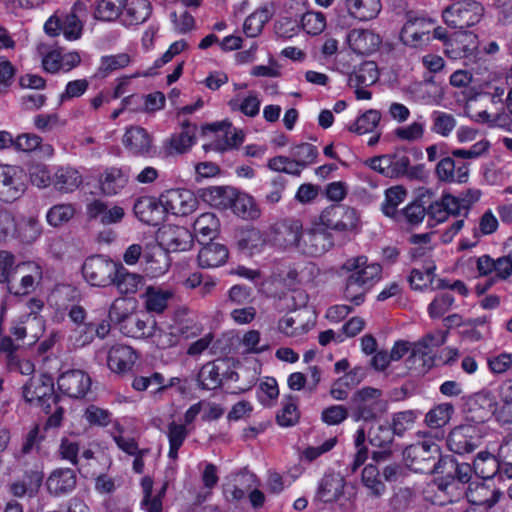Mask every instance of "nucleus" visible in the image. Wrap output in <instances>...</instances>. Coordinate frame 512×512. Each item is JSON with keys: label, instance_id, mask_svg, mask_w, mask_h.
Here are the masks:
<instances>
[{"label": "nucleus", "instance_id": "1", "mask_svg": "<svg viewBox=\"0 0 512 512\" xmlns=\"http://www.w3.org/2000/svg\"><path fill=\"white\" fill-rule=\"evenodd\" d=\"M441 448L432 441H422L407 446L403 451L405 465L414 472L437 474L438 463L443 459Z\"/></svg>", "mask_w": 512, "mask_h": 512}, {"label": "nucleus", "instance_id": "2", "mask_svg": "<svg viewBox=\"0 0 512 512\" xmlns=\"http://www.w3.org/2000/svg\"><path fill=\"white\" fill-rule=\"evenodd\" d=\"M382 391L373 387H364L356 391L351 398V417L354 421H372L387 411V401Z\"/></svg>", "mask_w": 512, "mask_h": 512}, {"label": "nucleus", "instance_id": "3", "mask_svg": "<svg viewBox=\"0 0 512 512\" xmlns=\"http://www.w3.org/2000/svg\"><path fill=\"white\" fill-rule=\"evenodd\" d=\"M484 7L475 0H456L442 11L444 23L453 29H466L479 23Z\"/></svg>", "mask_w": 512, "mask_h": 512}, {"label": "nucleus", "instance_id": "4", "mask_svg": "<svg viewBox=\"0 0 512 512\" xmlns=\"http://www.w3.org/2000/svg\"><path fill=\"white\" fill-rule=\"evenodd\" d=\"M119 263L104 255H92L85 259L82 274L92 286L107 287L117 275Z\"/></svg>", "mask_w": 512, "mask_h": 512}, {"label": "nucleus", "instance_id": "5", "mask_svg": "<svg viewBox=\"0 0 512 512\" xmlns=\"http://www.w3.org/2000/svg\"><path fill=\"white\" fill-rule=\"evenodd\" d=\"M479 465V462H474L473 467L468 463H458L455 458L446 455L438 463V469H440L438 475H442V480L445 481L446 485L456 481L469 485L470 482L474 481V474L478 478H488L492 475L486 473L483 469H479Z\"/></svg>", "mask_w": 512, "mask_h": 512}, {"label": "nucleus", "instance_id": "6", "mask_svg": "<svg viewBox=\"0 0 512 512\" xmlns=\"http://www.w3.org/2000/svg\"><path fill=\"white\" fill-rule=\"evenodd\" d=\"M23 396L26 402L41 407L47 414L51 412V405L58 401L53 379L45 375L31 378L23 387Z\"/></svg>", "mask_w": 512, "mask_h": 512}, {"label": "nucleus", "instance_id": "7", "mask_svg": "<svg viewBox=\"0 0 512 512\" xmlns=\"http://www.w3.org/2000/svg\"><path fill=\"white\" fill-rule=\"evenodd\" d=\"M371 169L388 178H399L409 175L410 158L404 149L393 153L375 156L368 160Z\"/></svg>", "mask_w": 512, "mask_h": 512}, {"label": "nucleus", "instance_id": "8", "mask_svg": "<svg viewBox=\"0 0 512 512\" xmlns=\"http://www.w3.org/2000/svg\"><path fill=\"white\" fill-rule=\"evenodd\" d=\"M302 234V222L298 219L286 218L272 226L271 241L274 246L281 249L298 251Z\"/></svg>", "mask_w": 512, "mask_h": 512}, {"label": "nucleus", "instance_id": "9", "mask_svg": "<svg viewBox=\"0 0 512 512\" xmlns=\"http://www.w3.org/2000/svg\"><path fill=\"white\" fill-rule=\"evenodd\" d=\"M159 247L166 252L187 251L193 245L191 232L182 226L163 225L157 232Z\"/></svg>", "mask_w": 512, "mask_h": 512}, {"label": "nucleus", "instance_id": "10", "mask_svg": "<svg viewBox=\"0 0 512 512\" xmlns=\"http://www.w3.org/2000/svg\"><path fill=\"white\" fill-rule=\"evenodd\" d=\"M341 269L369 289L380 280L382 273L380 264L368 263L367 257L363 255L347 259Z\"/></svg>", "mask_w": 512, "mask_h": 512}, {"label": "nucleus", "instance_id": "11", "mask_svg": "<svg viewBox=\"0 0 512 512\" xmlns=\"http://www.w3.org/2000/svg\"><path fill=\"white\" fill-rule=\"evenodd\" d=\"M164 213L176 216H186L192 213L197 206V199L187 189H170L160 195Z\"/></svg>", "mask_w": 512, "mask_h": 512}, {"label": "nucleus", "instance_id": "12", "mask_svg": "<svg viewBox=\"0 0 512 512\" xmlns=\"http://www.w3.org/2000/svg\"><path fill=\"white\" fill-rule=\"evenodd\" d=\"M322 225L303 231L298 252L312 257L323 255L333 246L332 234Z\"/></svg>", "mask_w": 512, "mask_h": 512}, {"label": "nucleus", "instance_id": "13", "mask_svg": "<svg viewBox=\"0 0 512 512\" xmlns=\"http://www.w3.org/2000/svg\"><path fill=\"white\" fill-rule=\"evenodd\" d=\"M433 21L424 17L407 15V20L400 32L401 41L408 46L419 47L430 41Z\"/></svg>", "mask_w": 512, "mask_h": 512}, {"label": "nucleus", "instance_id": "14", "mask_svg": "<svg viewBox=\"0 0 512 512\" xmlns=\"http://www.w3.org/2000/svg\"><path fill=\"white\" fill-rule=\"evenodd\" d=\"M480 437L475 425L464 424L455 427L448 435L447 445L456 454L473 452L479 445Z\"/></svg>", "mask_w": 512, "mask_h": 512}, {"label": "nucleus", "instance_id": "15", "mask_svg": "<svg viewBox=\"0 0 512 512\" xmlns=\"http://www.w3.org/2000/svg\"><path fill=\"white\" fill-rule=\"evenodd\" d=\"M57 384L63 394L80 399L90 390L91 378L82 370H69L59 376Z\"/></svg>", "mask_w": 512, "mask_h": 512}, {"label": "nucleus", "instance_id": "16", "mask_svg": "<svg viewBox=\"0 0 512 512\" xmlns=\"http://www.w3.org/2000/svg\"><path fill=\"white\" fill-rule=\"evenodd\" d=\"M320 220L321 224L326 228L347 231L357 226L359 216L354 208L337 206L324 211L320 216Z\"/></svg>", "mask_w": 512, "mask_h": 512}, {"label": "nucleus", "instance_id": "17", "mask_svg": "<svg viewBox=\"0 0 512 512\" xmlns=\"http://www.w3.org/2000/svg\"><path fill=\"white\" fill-rule=\"evenodd\" d=\"M496 403L489 393H477L465 405V419L472 425L484 423L495 413Z\"/></svg>", "mask_w": 512, "mask_h": 512}, {"label": "nucleus", "instance_id": "18", "mask_svg": "<svg viewBox=\"0 0 512 512\" xmlns=\"http://www.w3.org/2000/svg\"><path fill=\"white\" fill-rule=\"evenodd\" d=\"M25 190L22 170L15 166L0 167V198L6 202L18 199Z\"/></svg>", "mask_w": 512, "mask_h": 512}, {"label": "nucleus", "instance_id": "19", "mask_svg": "<svg viewBox=\"0 0 512 512\" xmlns=\"http://www.w3.org/2000/svg\"><path fill=\"white\" fill-rule=\"evenodd\" d=\"M29 305L30 311L20 315L10 329L16 340H23L28 333H32L35 329L41 330L43 327V321L37 315L43 307V303L38 299H31Z\"/></svg>", "mask_w": 512, "mask_h": 512}, {"label": "nucleus", "instance_id": "20", "mask_svg": "<svg viewBox=\"0 0 512 512\" xmlns=\"http://www.w3.org/2000/svg\"><path fill=\"white\" fill-rule=\"evenodd\" d=\"M435 172L442 182L463 184L469 178V164L464 161H457L451 155L442 158L438 162Z\"/></svg>", "mask_w": 512, "mask_h": 512}, {"label": "nucleus", "instance_id": "21", "mask_svg": "<svg viewBox=\"0 0 512 512\" xmlns=\"http://www.w3.org/2000/svg\"><path fill=\"white\" fill-rule=\"evenodd\" d=\"M138 359L137 352L128 345L115 344L107 353V366L117 374H124L132 370Z\"/></svg>", "mask_w": 512, "mask_h": 512}, {"label": "nucleus", "instance_id": "22", "mask_svg": "<svg viewBox=\"0 0 512 512\" xmlns=\"http://www.w3.org/2000/svg\"><path fill=\"white\" fill-rule=\"evenodd\" d=\"M347 43L353 52L359 55H369L376 52L381 43V37L371 30L353 29L347 34Z\"/></svg>", "mask_w": 512, "mask_h": 512}, {"label": "nucleus", "instance_id": "23", "mask_svg": "<svg viewBox=\"0 0 512 512\" xmlns=\"http://www.w3.org/2000/svg\"><path fill=\"white\" fill-rule=\"evenodd\" d=\"M500 496L501 492L499 490L490 488L485 481H481L479 478L470 482L466 490V498L471 504L487 508L494 506L499 501Z\"/></svg>", "mask_w": 512, "mask_h": 512}, {"label": "nucleus", "instance_id": "24", "mask_svg": "<svg viewBox=\"0 0 512 512\" xmlns=\"http://www.w3.org/2000/svg\"><path fill=\"white\" fill-rule=\"evenodd\" d=\"M136 217L143 223L156 226L164 219L165 213L161 201L153 197H141L133 206Z\"/></svg>", "mask_w": 512, "mask_h": 512}, {"label": "nucleus", "instance_id": "25", "mask_svg": "<svg viewBox=\"0 0 512 512\" xmlns=\"http://www.w3.org/2000/svg\"><path fill=\"white\" fill-rule=\"evenodd\" d=\"M37 267L31 262H22L15 266L11 279L7 282L9 293L14 295H26L34 288L35 278L28 273Z\"/></svg>", "mask_w": 512, "mask_h": 512}, {"label": "nucleus", "instance_id": "26", "mask_svg": "<svg viewBox=\"0 0 512 512\" xmlns=\"http://www.w3.org/2000/svg\"><path fill=\"white\" fill-rule=\"evenodd\" d=\"M77 483V477L74 470L70 468H59L54 470L46 481V486L50 494L62 496L71 493Z\"/></svg>", "mask_w": 512, "mask_h": 512}, {"label": "nucleus", "instance_id": "27", "mask_svg": "<svg viewBox=\"0 0 512 512\" xmlns=\"http://www.w3.org/2000/svg\"><path fill=\"white\" fill-rule=\"evenodd\" d=\"M476 48V36L472 33L455 34L445 43V53L452 59L471 57Z\"/></svg>", "mask_w": 512, "mask_h": 512}, {"label": "nucleus", "instance_id": "28", "mask_svg": "<svg viewBox=\"0 0 512 512\" xmlns=\"http://www.w3.org/2000/svg\"><path fill=\"white\" fill-rule=\"evenodd\" d=\"M123 145L131 153L144 155L152 148V137L146 129L140 126H131L123 136Z\"/></svg>", "mask_w": 512, "mask_h": 512}, {"label": "nucleus", "instance_id": "29", "mask_svg": "<svg viewBox=\"0 0 512 512\" xmlns=\"http://www.w3.org/2000/svg\"><path fill=\"white\" fill-rule=\"evenodd\" d=\"M344 478L338 473L325 474L319 482L316 499L324 502H334L343 494Z\"/></svg>", "mask_w": 512, "mask_h": 512}, {"label": "nucleus", "instance_id": "30", "mask_svg": "<svg viewBox=\"0 0 512 512\" xmlns=\"http://www.w3.org/2000/svg\"><path fill=\"white\" fill-rule=\"evenodd\" d=\"M228 259L226 246L216 242L204 245L198 253V263L202 268H214L223 265Z\"/></svg>", "mask_w": 512, "mask_h": 512}, {"label": "nucleus", "instance_id": "31", "mask_svg": "<svg viewBox=\"0 0 512 512\" xmlns=\"http://www.w3.org/2000/svg\"><path fill=\"white\" fill-rule=\"evenodd\" d=\"M379 79V71L374 61H364L358 67H355L348 74V86H371Z\"/></svg>", "mask_w": 512, "mask_h": 512}, {"label": "nucleus", "instance_id": "32", "mask_svg": "<svg viewBox=\"0 0 512 512\" xmlns=\"http://www.w3.org/2000/svg\"><path fill=\"white\" fill-rule=\"evenodd\" d=\"M129 178L128 168H110L105 171L100 180L101 190L106 195H116L126 186Z\"/></svg>", "mask_w": 512, "mask_h": 512}, {"label": "nucleus", "instance_id": "33", "mask_svg": "<svg viewBox=\"0 0 512 512\" xmlns=\"http://www.w3.org/2000/svg\"><path fill=\"white\" fill-rule=\"evenodd\" d=\"M141 486L144 494L141 501L142 509L146 512H162V499L166 493L168 484L165 482L155 494H153V481L150 477L143 478Z\"/></svg>", "mask_w": 512, "mask_h": 512}, {"label": "nucleus", "instance_id": "34", "mask_svg": "<svg viewBox=\"0 0 512 512\" xmlns=\"http://www.w3.org/2000/svg\"><path fill=\"white\" fill-rule=\"evenodd\" d=\"M144 298L145 308L148 312L163 313L168 306L169 300L173 297L171 290L159 287L149 286L142 296Z\"/></svg>", "mask_w": 512, "mask_h": 512}, {"label": "nucleus", "instance_id": "35", "mask_svg": "<svg viewBox=\"0 0 512 512\" xmlns=\"http://www.w3.org/2000/svg\"><path fill=\"white\" fill-rule=\"evenodd\" d=\"M346 6L350 14L361 21L374 19L381 11L380 0H346Z\"/></svg>", "mask_w": 512, "mask_h": 512}, {"label": "nucleus", "instance_id": "36", "mask_svg": "<svg viewBox=\"0 0 512 512\" xmlns=\"http://www.w3.org/2000/svg\"><path fill=\"white\" fill-rule=\"evenodd\" d=\"M195 140L196 137L189 132L173 133L163 142V150L168 156L182 155L191 149Z\"/></svg>", "mask_w": 512, "mask_h": 512}, {"label": "nucleus", "instance_id": "37", "mask_svg": "<svg viewBox=\"0 0 512 512\" xmlns=\"http://www.w3.org/2000/svg\"><path fill=\"white\" fill-rule=\"evenodd\" d=\"M125 16L130 25L145 22L151 15V4L148 0H128L124 3Z\"/></svg>", "mask_w": 512, "mask_h": 512}, {"label": "nucleus", "instance_id": "38", "mask_svg": "<svg viewBox=\"0 0 512 512\" xmlns=\"http://www.w3.org/2000/svg\"><path fill=\"white\" fill-rule=\"evenodd\" d=\"M272 13L267 7L257 9L244 21L243 32L247 37H257L261 34L264 25L271 19Z\"/></svg>", "mask_w": 512, "mask_h": 512}, {"label": "nucleus", "instance_id": "39", "mask_svg": "<svg viewBox=\"0 0 512 512\" xmlns=\"http://www.w3.org/2000/svg\"><path fill=\"white\" fill-rule=\"evenodd\" d=\"M236 482L237 484L227 486L224 490L228 500L239 501L245 498L246 494L256 483V476L246 471L237 476Z\"/></svg>", "mask_w": 512, "mask_h": 512}, {"label": "nucleus", "instance_id": "40", "mask_svg": "<svg viewBox=\"0 0 512 512\" xmlns=\"http://www.w3.org/2000/svg\"><path fill=\"white\" fill-rule=\"evenodd\" d=\"M119 329L128 337L146 338L150 337L152 326L148 327V320L142 319L139 315L131 313L124 319V323L121 324Z\"/></svg>", "mask_w": 512, "mask_h": 512}, {"label": "nucleus", "instance_id": "41", "mask_svg": "<svg viewBox=\"0 0 512 512\" xmlns=\"http://www.w3.org/2000/svg\"><path fill=\"white\" fill-rule=\"evenodd\" d=\"M121 294H133L142 284V277L135 273L128 272L121 264L118 265V272L113 277V282Z\"/></svg>", "mask_w": 512, "mask_h": 512}, {"label": "nucleus", "instance_id": "42", "mask_svg": "<svg viewBox=\"0 0 512 512\" xmlns=\"http://www.w3.org/2000/svg\"><path fill=\"white\" fill-rule=\"evenodd\" d=\"M146 260L145 270L153 277H157L168 271L170 263L167 252L157 247L151 253H145Z\"/></svg>", "mask_w": 512, "mask_h": 512}, {"label": "nucleus", "instance_id": "43", "mask_svg": "<svg viewBox=\"0 0 512 512\" xmlns=\"http://www.w3.org/2000/svg\"><path fill=\"white\" fill-rule=\"evenodd\" d=\"M305 312H299L295 316H286L280 319L278 323L279 331L289 337L299 336L308 332L313 324L302 322V314Z\"/></svg>", "mask_w": 512, "mask_h": 512}, {"label": "nucleus", "instance_id": "44", "mask_svg": "<svg viewBox=\"0 0 512 512\" xmlns=\"http://www.w3.org/2000/svg\"><path fill=\"white\" fill-rule=\"evenodd\" d=\"M42 233L39 221L34 217L22 219L16 224V231L13 237L18 238L22 243H33Z\"/></svg>", "mask_w": 512, "mask_h": 512}, {"label": "nucleus", "instance_id": "45", "mask_svg": "<svg viewBox=\"0 0 512 512\" xmlns=\"http://www.w3.org/2000/svg\"><path fill=\"white\" fill-rule=\"evenodd\" d=\"M82 182V177L72 168H59L55 172L54 185L56 189L63 192L75 190Z\"/></svg>", "mask_w": 512, "mask_h": 512}, {"label": "nucleus", "instance_id": "46", "mask_svg": "<svg viewBox=\"0 0 512 512\" xmlns=\"http://www.w3.org/2000/svg\"><path fill=\"white\" fill-rule=\"evenodd\" d=\"M131 58L127 53L103 56L96 72V77L105 78L110 73L129 65Z\"/></svg>", "mask_w": 512, "mask_h": 512}, {"label": "nucleus", "instance_id": "47", "mask_svg": "<svg viewBox=\"0 0 512 512\" xmlns=\"http://www.w3.org/2000/svg\"><path fill=\"white\" fill-rule=\"evenodd\" d=\"M188 436V430L185 425L177 424L172 421L168 425L167 437L169 440L168 457L175 460L178 457V450Z\"/></svg>", "mask_w": 512, "mask_h": 512}, {"label": "nucleus", "instance_id": "48", "mask_svg": "<svg viewBox=\"0 0 512 512\" xmlns=\"http://www.w3.org/2000/svg\"><path fill=\"white\" fill-rule=\"evenodd\" d=\"M362 482L374 497H380L386 490L385 484L380 479L379 470L374 465L369 464L364 467Z\"/></svg>", "mask_w": 512, "mask_h": 512}, {"label": "nucleus", "instance_id": "49", "mask_svg": "<svg viewBox=\"0 0 512 512\" xmlns=\"http://www.w3.org/2000/svg\"><path fill=\"white\" fill-rule=\"evenodd\" d=\"M381 120V113L378 110L370 109L360 115L349 130L359 135L372 132Z\"/></svg>", "mask_w": 512, "mask_h": 512}, {"label": "nucleus", "instance_id": "50", "mask_svg": "<svg viewBox=\"0 0 512 512\" xmlns=\"http://www.w3.org/2000/svg\"><path fill=\"white\" fill-rule=\"evenodd\" d=\"M126 0H100L95 9V18L102 21L116 20Z\"/></svg>", "mask_w": 512, "mask_h": 512}, {"label": "nucleus", "instance_id": "51", "mask_svg": "<svg viewBox=\"0 0 512 512\" xmlns=\"http://www.w3.org/2000/svg\"><path fill=\"white\" fill-rule=\"evenodd\" d=\"M453 412L452 404L441 403L426 414L425 421L431 428H440L449 422Z\"/></svg>", "mask_w": 512, "mask_h": 512}, {"label": "nucleus", "instance_id": "52", "mask_svg": "<svg viewBox=\"0 0 512 512\" xmlns=\"http://www.w3.org/2000/svg\"><path fill=\"white\" fill-rule=\"evenodd\" d=\"M292 159L298 164L301 170L308 165L312 164L317 156V148L310 143H301L291 147L290 150Z\"/></svg>", "mask_w": 512, "mask_h": 512}, {"label": "nucleus", "instance_id": "53", "mask_svg": "<svg viewBox=\"0 0 512 512\" xmlns=\"http://www.w3.org/2000/svg\"><path fill=\"white\" fill-rule=\"evenodd\" d=\"M199 386L205 390H212L221 384L219 368L214 363H206L198 373Z\"/></svg>", "mask_w": 512, "mask_h": 512}, {"label": "nucleus", "instance_id": "54", "mask_svg": "<svg viewBox=\"0 0 512 512\" xmlns=\"http://www.w3.org/2000/svg\"><path fill=\"white\" fill-rule=\"evenodd\" d=\"M432 132L447 137L456 127V119L452 114L434 111L432 114Z\"/></svg>", "mask_w": 512, "mask_h": 512}, {"label": "nucleus", "instance_id": "55", "mask_svg": "<svg viewBox=\"0 0 512 512\" xmlns=\"http://www.w3.org/2000/svg\"><path fill=\"white\" fill-rule=\"evenodd\" d=\"M406 196L407 192L401 186L387 189L385 192V202L382 204V212L386 216H394L397 206L405 200Z\"/></svg>", "mask_w": 512, "mask_h": 512}, {"label": "nucleus", "instance_id": "56", "mask_svg": "<svg viewBox=\"0 0 512 512\" xmlns=\"http://www.w3.org/2000/svg\"><path fill=\"white\" fill-rule=\"evenodd\" d=\"M416 419V413L413 410H405L394 413L389 426L396 436H403L405 432L412 428Z\"/></svg>", "mask_w": 512, "mask_h": 512}, {"label": "nucleus", "instance_id": "57", "mask_svg": "<svg viewBox=\"0 0 512 512\" xmlns=\"http://www.w3.org/2000/svg\"><path fill=\"white\" fill-rule=\"evenodd\" d=\"M74 213L75 210L71 204H58L48 210L46 219L51 226L59 227L67 223Z\"/></svg>", "mask_w": 512, "mask_h": 512}, {"label": "nucleus", "instance_id": "58", "mask_svg": "<svg viewBox=\"0 0 512 512\" xmlns=\"http://www.w3.org/2000/svg\"><path fill=\"white\" fill-rule=\"evenodd\" d=\"M193 228L196 234L212 239L217 232L218 220L212 213H203L194 221Z\"/></svg>", "mask_w": 512, "mask_h": 512}, {"label": "nucleus", "instance_id": "59", "mask_svg": "<svg viewBox=\"0 0 512 512\" xmlns=\"http://www.w3.org/2000/svg\"><path fill=\"white\" fill-rule=\"evenodd\" d=\"M395 434L389 426L379 425L374 429H370L368 437L372 446L378 448H390Z\"/></svg>", "mask_w": 512, "mask_h": 512}, {"label": "nucleus", "instance_id": "60", "mask_svg": "<svg viewBox=\"0 0 512 512\" xmlns=\"http://www.w3.org/2000/svg\"><path fill=\"white\" fill-rule=\"evenodd\" d=\"M234 212L243 218H257L260 214L259 209L254 203L252 197L248 195L237 196L232 202Z\"/></svg>", "mask_w": 512, "mask_h": 512}, {"label": "nucleus", "instance_id": "61", "mask_svg": "<svg viewBox=\"0 0 512 512\" xmlns=\"http://www.w3.org/2000/svg\"><path fill=\"white\" fill-rule=\"evenodd\" d=\"M277 422L279 425L289 427L294 425L299 419V412L295 398L288 396L286 402L283 404V408L277 414Z\"/></svg>", "mask_w": 512, "mask_h": 512}, {"label": "nucleus", "instance_id": "62", "mask_svg": "<svg viewBox=\"0 0 512 512\" xmlns=\"http://www.w3.org/2000/svg\"><path fill=\"white\" fill-rule=\"evenodd\" d=\"M369 290L368 287L359 283L357 278L350 275L346 279L344 289V297L355 305H360L364 301L365 294Z\"/></svg>", "mask_w": 512, "mask_h": 512}, {"label": "nucleus", "instance_id": "63", "mask_svg": "<svg viewBox=\"0 0 512 512\" xmlns=\"http://www.w3.org/2000/svg\"><path fill=\"white\" fill-rule=\"evenodd\" d=\"M301 24L308 34L318 35L325 29L326 19L321 12H307L302 16Z\"/></svg>", "mask_w": 512, "mask_h": 512}, {"label": "nucleus", "instance_id": "64", "mask_svg": "<svg viewBox=\"0 0 512 512\" xmlns=\"http://www.w3.org/2000/svg\"><path fill=\"white\" fill-rule=\"evenodd\" d=\"M83 23L76 13H69L62 19V32L66 39L77 40L81 37Z\"/></svg>", "mask_w": 512, "mask_h": 512}]
</instances>
